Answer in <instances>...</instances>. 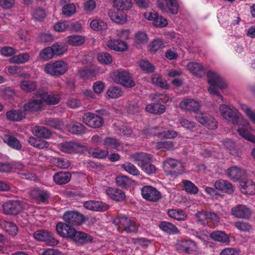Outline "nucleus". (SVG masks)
<instances>
[{"instance_id":"nucleus-50","label":"nucleus","mask_w":255,"mask_h":255,"mask_svg":"<svg viewBox=\"0 0 255 255\" xmlns=\"http://www.w3.org/2000/svg\"><path fill=\"white\" fill-rule=\"evenodd\" d=\"M134 43L138 45L145 44L148 41L147 34L142 31H138L134 35Z\"/></svg>"},{"instance_id":"nucleus-42","label":"nucleus","mask_w":255,"mask_h":255,"mask_svg":"<svg viewBox=\"0 0 255 255\" xmlns=\"http://www.w3.org/2000/svg\"><path fill=\"white\" fill-rule=\"evenodd\" d=\"M180 163L178 161L173 159H168L163 164V168L165 172L167 174L172 173V170L176 167Z\"/></svg>"},{"instance_id":"nucleus-61","label":"nucleus","mask_w":255,"mask_h":255,"mask_svg":"<svg viewBox=\"0 0 255 255\" xmlns=\"http://www.w3.org/2000/svg\"><path fill=\"white\" fill-rule=\"evenodd\" d=\"M223 144L225 148L229 150L231 154L236 156L239 155V151L237 150L235 144L232 141L226 139L223 142Z\"/></svg>"},{"instance_id":"nucleus-20","label":"nucleus","mask_w":255,"mask_h":255,"mask_svg":"<svg viewBox=\"0 0 255 255\" xmlns=\"http://www.w3.org/2000/svg\"><path fill=\"white\" fill-rule=\"evenodd\" d=\"M56 230L60 236L70 240L75 229L66 224L59 222L56 224Z\"/></svg>"},{"instance_id":"nucleus-31","label":"nucleus","mask_w":255,"mask_h":255,"mask_svg":"<svg viewBox=\"0 0 255 255\" xmlns=\"http://www.w3.org/2000/svg\"><path fill=\"white\" fill-rule=\"evenodd\" d=\"M103 145L107 149H121V142L118 139L111 137H107L103 140Z\"/></svg>"},{"instance_id":"nucleus-38","label":"nucleus","mask_w":255,"mask_h":255,"mask_svg":"<svg viewBox=\"0 0 255 255\" xmlns=\"http://www.w3.org/2000/svg\"><path fill=\"white\" fill-rule=\"evenodd\" d=\"M158 227L162 231L168 234L179 233L178 229L169 222L162 221L159 224Z\"/></svg>"},{"instance_id":"nucleus-36","label":"nucleus","mask_w":255,"mask_h":255,"mask_svg":"<svg viewBox=\"0 0 255 255\" xmlns=\"http://www.w3.org/2000/svg\"><path fill=\"white\" fill-rule=\"evenodd\" d=\"M210 237L213 240L223 243H228L230 242L229 237L225 232L222 231H216L210 234Z\"/></svg>"},{"instance_id":"nucleus-30","label":"nucleus","mask_w":255,"mask_h":255,"mask_svg":"<svg viewBox=\"0 0 255 255\" xmlns=\"http://www.w3.org/2000/svg\"><path fill=\"white\" fill-rule=\"evenodd\" d=\"M241 192L247 195L255 194V184L251 180L242 181L240 183Z\"/></svg>"},{"instance_id":"nucleus-6","label":"nucleus","mask_w":255,"mask_h":255,"mask_svg":"<svg viewBox=\"0 0 255 255\" xmlns=\"http://www.w3.org/2000/svg\"><path fill=\"white\" fill-rule=\"evenodd\" d=\"M82 119L83 123L91 128H99L104 123V120L102 117L91 112L85 113L83 116Z\"/></svg>"},{"instance_id":"nucleus-15","label":"nucleus","mask_w":255,"mask_h":255,"mask_svg":"<svg viewBox=\"0 0 255 255\" xmlns=\"http://www.w3.org/2000/svg\"><path fill=\"white\" fill-rule=\"evenodd\" d=\"M231 214L238 219H248L252 215V211L246 205L239 204L232 208Z\"/></svg>"},{"instance_id":"nucleus-19","label":"nucleus","mask_w":255,"mask_h":255,"mask_svg":"<svg viewBox=\"0 0 255 255\" xmlns=\"http://www.w3.org/2000/svg\"><path fill=\"white\" fill-rule=\"evenodd\" d=\"M84 207L89 210L103 212L108 210L109 206L100 201L89 200L83 203Z\"/></svg>"},{"instance_id":"nucleus-22","label":"nucleus","mask_w":255,"mask_h":255,"mask_svg":"<svg viewBox=\"0 0 255 255\" xmlns=\"http://www.w3.org/2000/svg\"><path fill=\"white\" fill-rule=\"evenodd\" d=\"M70 240L76 244H84L92 242L93 238L89 234L83 232L77 231L75 229Z\"/></svg>"},{"instance_id":"nucleus-41","label":"nucleus","mask_w":255,"mask_h":255,"mask_svg":"<svg viewBox=\"0 0 255 255\" xmlns=\"http://www.w3.org/2000/svg\"><path fill=\"white\" fill-rule=\"evenodd\" d=\"M244 174V171L237 166L231 167L227 171L228 176L233 180L239 179Z\"/></svg>"},{"instance_id":"nucleus-21","label":"nucleus","mask_w":255,"mask_h":255,"mask_svg":"<svg viewBox=\"0 0 255 255\" xmlns=\"http://www.w3.org/2000/svg\"><path fill=\"white\" fill-rule=\"evenodd\" d=\"M176 248L179 251L185 252L187 253L196 251L197 249L196 244L190 240L179 241L176 245Z\"/></svg>"},{"instance_id":"nucleus-27","label":"nucleus","mask_w":255,"mask_h":255,"mask_svg":"<svg viewBox=\"0 0 255 255\" xmlns=\"http://www.w3.org/2000/svg\"><path fill=\"white\" fill-rule=\"evenodd\" d=\"M129 159L141 168L144 163L150 160V156L145 153H135L130 155Z\"/></svg>"},{"instance_id":"nucleus-11","label":"nucleus","mask_w":255,"mask_h":255,"mask_svg":"<svg viewBox=\"0 0 255 255\" xmlns=\"http://www.w3.org/2000/svg\"><path fill=\"white\" fill-rule=\"evenodd\" d=\"M195 118L198 122L209 129H215L218 127L216 120L207 113H197Z\"/></svg>"},{"instance_id":"nucleus-55","label":"nucleus","mask_w":255,"mask_h":255,"mask_svg":"<svg viewBox=\"0 0 255 255\" xmlns=\"http://www.w3.org/2000/svg\"><path fill=\"white\" fill-rule=\"evenodd\" d=\"M89 153L95 158L103 159L108 155L109 151L108 150L93 148L90 149Z\"/></svg>"},{"instance_id":"nucleus-3","label":"nucleus","mask_w":255,"mask_h":255,"mask_svg":"<svg viewBox=\"0 0 255 255\" xmlns=\"http://www.w3.org/2000/svg\"><path fill=\"white\" fill-rule=\"evenodd\" d=\"M68 70V63L62 60L47 63L44 68V71L45 73L56 77L64 75Z\"/></svg>"},{"instance_id":"nucleus-33","label":"nucleus","mask_w":255,"mask_h":255,"mask_svg":"<svg viewBox=\"0 0 255 255\" xmlns=\"http://www.w3.org/2000/svg\"><path fill=\"white\" fill-rule=\"evenodd\" d=\"M214 187L216 189L225 192L230 193L233 192L232 185L224 180H217L214 184Z\"/></svg>"},{"instance_id":"nucleus-13","label":"nucleus","mask_w":255,"mask_h":255,"mask_svg":"<svg viewBox=\"0 0 255 255\" xmlns=\"http://www.w3.org/2000/svg\"><path fill=\"white\" fill-rule=\"evenodd\" d=\"M142 197L149 201L156 202L161 198L160 192L151 186H144L141 189Z\"/></svg>"},{"instance_id":"nucleus-23","label":"nucleus","mask_w":255,"mask_h":255,"mask_svg":"<svg viewBox=\"0 0 255 255\" xmlns=\"http://www.w3.org/2000/svg\"><path fill=\"white\" fill-rule=\"evenodd\" d=\"M106 45L110 49L118 52L125 51L128 49L127 43L120 39H111L107 41Z\"/></svg>"},{"instance_id":"nucleus-49","label":"nucleus","mask_w":255,"mask_h":255,"mask_svg":"<svg viewBox=\"0 0 255 255\" xmlns=\"http://www.w3.org/2000/svg\"><path fill=\"white\" fill-rule=\"evenodd\" d=\"M54 55H61L63 54L68 48L67 45L63 42H57L53 44L51 46Z\"/></svg>"},{"instance_id":"nucleus-54","label":"nucleus","mask_w":255,"mask_h":255,"mask_svg":"<svg viewBox=\"0 0 255 255\" xmlns=\"http://www.w3.org/2000/svg\"><path fill=\"white\" fill-rule=\"evenodd\" d=\"M68 130L73 134H81L84 132L85 127L79 123H73L68 127Z\"/></svg>"},{"instance_id":"nucleus-17","label":"nucleus","mask_w":255,"mask_h":255,"mask_svg":"<svg viewBox=\"0 0 255 255\" xmlns=\"http://www.w3.org/2000/svg\"><path fill=\"white\" fill-rule=\"evenodd\" d=\"M118 230L120 232L126 231L127 233L134 232L137 231L136 225L126 217L119 219Z\"/></svg>"},{"instance_id":"nucleus-35","label":"nucleus","mask_w":255,"mask_h":255,"mask_svg":"<svg viewBox=\"0 0 255 255\" xmlns=\"http://www.w3.org/2000/svg\"><path fill=\"white\" fill-rule=\"evenodd\" d=\"M4 143H6L9 146L16 150L20 149L21 144L19 140L15 137L8 134H4L2 137Z\"/></svg>"},{"instance_id":"nucleus-26","label":"nucleus","mask_w":255,"mask_h":255,"mask_svg":"<svg viewBox=\"0 0 255 255\" xmlns=\"http://www.w3.org/2000/svg\"><path fill=\"white\" fill-rule=\"evenodd\" d=\"M30 196L36 201L45 202L48 199L49 193L47 191L35 188L30 191Z\"/></svg>"},{"instance_id":"nucleus-58","label":"nucleus","mask_w":255,"mask_h":255,"mask_svg":"<svg viewBox=\"0 0 255 255\" xmlns=\"http://www.w3.org/2000/svg\"><path fill=\"white\" fill-rule=\"evenodd\" d=\"M168 214L170 217L179 221L184 220L186 218V214L182 211L171 209Z\"/></svg>"},{"instance_id":"nucleus-53","label":"nucleus","mask_w":255,"mask_h":255,"mask_svg":"<svg viewBox=\"0 0 255 255\" xmlns=\"http://www.w3.org/2000/svg\"><path fill=\"white\" fill-rule=\"evenodd\" d=\"M97 7V2L95 0H85L83 3V10L86 13H91Z\"/></svg>"},{"instance_id":"nucleus-51","label":"nucleus","mask_w":255,"mask_h":255,"mask_svg":"<svg viewBox=\"0 0 255 255\" xmlns=\"http://www.w3.org/2000/svg\"><path fill=\"white\" fill-rule=\"evenodd\" d=\"M121 167L125 171L133 176H138L140 174L138 169L130 162H126L121 165Z\"/></svg>"},{"instance_id":"nucleus-48","label":"nucleus","mask_w":255,"mask_h":255,"mask_svg":"<svg viewBox=\"0 0 255 255\" xmlns=\"http://www.w3.org/2000/svg\"><path fill=\"white\" fill-rule=\"evenodd\" d=\"M21 89L26 92L33 91L36 88L35 82L28 80H22L19 84Z\"/></svg>"},{"instance_id":"nucleus-62","label":"nucleus","mask_w":255,"mask_h":255,"mask_svg":"<svg viewBox=\"0 0 255 255\" xmlns=\"http://www.w3.org/2000/svg\"><path fill=\"white\" fill-rule=\"evenodd\" d=\"M76 8L73 3H69L64 5L62 7V13L67 17L71 16L76 12Z\"/></svg>"},{"instance_id":"nucleus-59","label":"nucleus","mask_w":255,"mask_h":255,"mask_svg":"<svg viewBox=\"0 0 255 255\" xmlns=\"http://www.w3.org/2000/svg\"><path fill=\"white\" fill-rule=\"evenodd\" d=\"M107 94L109 98L116 99L122 96L123 91L120 88L112 87L108 89Z\"/></svg>"},{"instance_id":"nucleus-32","label":"nucleus","mask_w":255,"mask_h":255,"mask_svg":"<svg viewBox=\"0 0 255 255\" xmlns=\"http://www.w3.org/2000/svg\"><path fill=\"white\" fill-rule=\"evenodd\" d=\"M108 15L113 22L118 24H124L127 21V16L124 12H118L110 10Z\"/></svg>"},{"instance_id":"nucleus-34","label":"nucleus","mask_w":255,"mask_h":255,"mask_svg":"<svg viewBox=\"0 0 255 255\" xmlns=\"http://www.w3.org/2000/svg\"><path fill=\"white\" fill-rule=\"evenodd\" d=\"M85 41V37L82 35H72L66 37V43L72 46H79Z\"/></svg>"},{"instance_id":"nucleus-24","label":"nucleus","mask_w":255,"mask_h":255,"mask_svg":"<svg viewBox=\"0 0 255 255\" xmlns=\"http://www.w3.org/2000/svg\"><path fill=\"white\" fill-rule=\"evenodd\" d=\"M106 194L110 199L117 202L124 201L126 198L125 193L122 190L116 188H108Z\"/></svg>"},{"instance_id":"nucleus-56","label":"nucleus","mask_w":255,"mask_h":255,"mask_svg":"<svg viewBox=\"0 0 255 255\" xmlns=\"http://www.w3.org/2000/svg\"><path fill=\"white\" fill-rule=\"evenodd\" d=\"M139 67L145 73H150L154 71V66L148 61L141 60L138 62Z\"/></svg>"},{"instance_id":"nucleus-45","label":"nucleus","mask_w":255,"mask_h":255,"mask_svg":"<svg viewBox=\"0 0 255 255\" xmlns=\"http://www.w3.org/2000/svg\"><path fill=\"white\" fill-rule=\"evenodd\" d=\"M113 4L119 10H128L132 7L131 0H114Z\"/></svg>"},{"instance_id":"nucleus-7","label":"nucleus","mask_w":255,"mask_h":255,"mask_svg":"<svg viewBox=\"0 0 255 255\" xmlns=\"http://www.w3.org/2000/svg\"><path fill=\"white\" fill-rule=\"evenodd\" d=\"M58 148L62 152L68 153H81L87 150V147L78 142H66L58 145Z\"/></svg>"},{"instance_id":"nucleus-10","label":"nucleus","mask_w":255,"mask_h":255,"mask_svg":"<svg viewBox=\"0 0 255 255\" xmlns=\"http://www.w3.org/2000/svg\"><path fill=\"white\" fill-rule=\"evenodd\" d=\"M243 124V126L239 127L237 129L239 134L246 140L255 143V135L251 131V127L247 121L242 118L239 122V124Z\"/></svg>"},{"instance_id":"nucleus-46","label":"nucleus","mask_w":255,"mask_h":255,"mask_svg":"<svg viewBox=\"0 0 255 255\" xmlns=\"http://www.w3.org/2000/svg\"><path fill=\"white\" fill-rule=\"evenodd\" d=\"M145 110L150 113L161 114L164 112L165 108L164 105L158 103L155 104H150L146 106Z\"/></svg>"},{"instance_id":"nucleus-25","label":"nucleus","mask_w":255,"mask_h":255,"mask_svg":"<svg viewBox=\"0 0 255 255\" xmlns=\"http://www.w3.org/2000/svg\"><path fill=\"white\" fill-rule=\"evenodd\" d=\"M189 72L197 77H202L205 74L206 69L198 62H189L186 66Z\"/></svg>"},{"instance_id":"nucleus-4","label":"nucleus","mask_w":255,"mask_h":255,"mask_svg":"<svg viewBox=\"0 0 255 255\" xmlns=\"http://www.w3.org/2000/svg\"><path fill=\"white\" fill-rule=\"evenodd\" d=\"M219 113L221 116L226 121L234 125L239 124L242 120V117L238 114V111L234 107L225 104L220 105Z\"/></svg>"},{"instance_id":"nucleus-29","label":"nucleus","mask_w":255,"mask_h":255,"mask_svg":"<svg viewBox=\"0 0 255 255\" xmlns=\"http://www.w3.org/2000/svg\"><path fill=\"white\" fill-rule=\"evenodd\" d=\"M36 96V99L32 100L24 105L23 108L25 111L35 112L41 109L43 105L42 101L41 98H37V94Z\"/></svg>"},{"instance_id":"nucleus-63","label":"nucleus","mask_w":255,"mask_h":255,"mask_svg":"<svg viewBox=\"0 0 255 255\" xmlns=\"http://www.w3.org/2000/svg\"><path fill=\"white\" fill-rule=\"evenodd\" d=\"M239 106L241 109L244 111L250 121L253 124H255V113H254L251 108L244 104L239 103Z\"/></svg>"},{"instance_id":"nucleus-1","label":"nucleus","mask_w":255,"mask_h":255,"mask_svg":"<svg viewBox=\"0 0 255 255\" xmlns=\"http://www.w3.org/2000/svg\"><path fill=\"white\" fill-rule=\"evenodd\" d=\"M207 81L209 84L208 88L209 93L213 96H217L223 101L224 97L221 95L218 89L223 90L227 87V84L216 72L210 71L207 73Z\"/></svg>"},{"instance_id":"nucleus-44","label":"nucleus","mask_w":255,"mask_h":255,"mask_svg":"<svg viewBox=\"0 0 255 255\" xmlns=\"http://www.w3.org/2000/svg\"><path fill=\"white\" fill-rule=\"evenodd\" d=\"M152 82L156 86L164 89H168L169 88V85L167 81L158 74H155L152 75Z\"/></svg>"},{"instance_id":"nucleus-37","label":"nucleus","mask_w":255,"mask_h":255,"mask_svg":"<svg viewBox=\"0 0 255 255\" xmlns=\"http://www.w3.org/2000/svg\"><path fill=\"white\" fill-rule=\"evenodd\" d=\"M31 132L35 136L44 138H48L51 135V132L43 127L36 126L32 128Z\"/></svg>"},{"instance_id":"nucleus-60","label":"nucleus","mask_w":255,"mask_h":255,"mask_svg":"<svg viewBox=\"0 0 255 255\" xmlns=\"http://www.w3.org/2000/svg\"><path fill=\"white\" fill-rule=\"evenodd\" d=\"M117 185L121 187H126L129 185L131 180L129 177L124 175H119L115 179Z\"/></svg>"},{"instance_id":"nucleus-18","label":"nucleus","mask_w":255,"mask_h":255,"mask_svg":"<svg viewBox=\"0 0 255 255\" xmlns=\"http://www.w3.org/2000/svg\"><path fill=\"white\" fill-rule=\"evenodd\" d=\"M118 230L120 232L126 231L127 233L134 232L137 231L136 225L126 217L119 219Z\"/></svg>"},{"instance_id":"nucleus-40","label":"nucleus","mask_w":255,"mask_h":255,"mask_svg":"<svg viewBox=\"0 0 255 255\" xmlns=\"http://www.w3.org/2000/svg\"><path fill=\"white\" fill-rule=\"evenodd\" d=\"M90 26L93 30L97 31H102L108 28L107 23L98 18L91 20L90 23Z\"/></svg>"},{"instance_id":"nucleus-64","label":"nucleus","mask_w":255,"mask_h":255,"mask_svg":"<svg viewBox=\"0 0 255 255\" xmlns=\"http://www.w3.org/2000/svg\"><path fill=\"white\" fill-rule=\"evenodd\" d=\"M234 226L239 231L243 232H250L252 226L248 223L244 221H237L234 223Z\"/></svg>"},{"instance_id":"nucleus-43","label":"nucleus","mask_w":255,"mask_h":255,"mask_svg":"<svg viewBox=\"0 0 255 255\" xmlns=\"http://www.w3.org/2000/svg\"><path fill=\"white\" fill-rule=\"evenodd\" d=\"M6 117L11 121H20L25 117V114L19 110H11L6 113Z\"/></svg>"},{"instance_id":"nucleus-12","label":"nucleus","mask_w":255,"mask_h":255,"mask_svg":"<svg viewBox=\"0 0 255 255\" xmlns=\"http://www.w3.org/2000/svg\"><path fill=\"white\" fill-rule=\"evenodd\" d=\"M201 107L199 100L192 98H186L179 103V107L183 110L196 113Z\"/></svg>"},{"instance_id":"nucleus-5","label":"nucleus","mask_w":255,"mask_h":255,"mask_svg":"<svg viewBox=\"0 0 255 255\" xmlns=\"http://www.w3.org/2000/svg\"><path fill=\"white\" fill-rule=\"evenodd\" d=\"M28 205L20 201H9L2 205L3 211L6 214L16 215L26 209Z\"/></svg>"},{"instance_id":"nucleus-47","label":"nucleus","mask_w":255,"mask_h":255,"mask_svg":"<svg viewBox=\"0 0 255 255\" xmlns=\"http://www.w3.org/2000/svg\"><path fill=\"white\" fill-rule=\"evenodd\" d=\"M182 182L183 189L187 193L195 195L198 192V188L191 181L187 180H183Z\"/></svg>"},{"instance_id":"nucleus-8","label":"nucleus","mask_w":255,"mask_h":255,"mask_svg":"<svg viewBox=\"0 0 255 255\" xmlns=\"http://www.w3.org/2000/svg\"><path fill=\"white\" fill-rule=\"evenodd\" d=\"M33 238L37 241L45 242L50 246H54L59 243L54 235L48 231L40 230L35 231L33 235Z\"/></svg>"},{"instance_id":"nucleus-57","label":"nucleus","mask_w":255,"mask_h":255,"mask_svg":"<svg viewBox=\"0 0 255 255\" xmlns=\"http://www.w3.org/2000/svg\"><path fill=\"white\" fill-rule=\"evenodd\" d=\"M53 163L56 166L62 169L68 168L71 165L68 159L63 158H54Z\"/></svg>"},{"instance_id":"nucleus-16","label":"nucleus","mask_w":255,"mask_h":255,"mask_svg":"<svg viewBox=\"0 0 255 255\" xmlns=\"http://www.w3.org/2000/svg\"><path fill=\"white\" fill-rule=\"evenodd\" d=\"M157 5L163 12H167L168 10L174 14L178 12V4L176 0H158Z\"/></svg>"},{"instance_id":"nucleus-9","label":"nucleus","mask_w":255,"mask_h":255,"mask_svg":"<svg viewBox=\"0 0 255 255\" xmlns=\"http://www.w3.org/2000/svg\"><path fill=\"white\" fill-rule=\"evenodd\" d=\"M37 98H41L42 103L44 102L48 104L56 105L61 100L59 94L52 91L46 92L44 90L40 89L37 91Z\"/></svg>"},{"instance_id":"nucleus-2","label":"nucleus","mask_w":255,"mask_h":255,"mask_svg":"<svg viewBox=\"0 0 255 255\" xmlns=\"http://www.w3.org/2000/svg\"><path fill=\"white\" fill-rule=\"evenodd\" d=\"M110 77L114 82L126 88H132L135 85L131 74L122 69L112 72Z\"/></svg>"},{"instance_id":"nucleus-28","label":"nucleus","mask_w":255,"mask_h":255,"mask_svg":"<svg viewBox=\"0 0 255 255\" xmlns=\"http://www.w3.org/2000/svg\"><path fill=\"white\" fill-rule=\"evenodd\" d=\"M71 178V174L66 171H60L55 173L53 176L54 183L57 185L67 183Z\"/></svg>"},{"instance_id":"nucleus-14","label":"nucleus","mask_w":255,"mask_h":255,"mask_svg":"<svg viewBox=\"0 0 255 255\" xmlns=\"http://www.w3.org/2000/svg\"><path fill=\"white\" fill-rule=\"evenodd\" d=\"M62 219L66 222L73 225H79L84 222V216L81 214L74 211H68L62 216Z\"/></svg>"},{"instance_id":"nucleus-39","label":"nucleus","mask_w":255,"mask_h":255,"mask_svg":"<svg viewBox=\"0 0 255 255\" xmlns=\"http://www.w3.org/2000/svg\"><path fill=\"white\" fill-rule=\"evenodd\" d=\"M30 55L27 53H22L12 56L8 59L10 63L23 64L27 62L30 59Z\"/></svg>"},{"instance_id":"nucleus-52","label":"nucleus","mask_w":255,"mask_h":255,"mask_svg":"<svg viewBox=\"0 0 255 255\" xmlns=\"http://www.w3.org/2000/svg\"><path fill=\"white\" fill-rule=\"evenodd\" d=\"M54 55L51 47H47L43 49L40 51L39 54L40 58L45 61L51 59Z\"/></svg>"}]
</instances>
